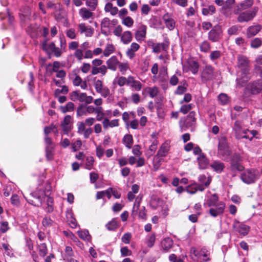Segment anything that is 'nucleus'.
<instances>
[{
	"label": "nucleus",
	"instance_id": "obj_7",
	"mask_svg": "<svg viewBox=\"0 0 262 262\" xmlns=\"http://www.w3.org/2000/svg\"><path fill=\"white\" fill-rule=\"evenodd\" d=\"M31 195H36L37 196V201H34L29 198H26L27 201L30 204L35 206L39 207L41 205L45 200L46 193L42 189H38L33 192L31 193Z\"/></svg>",
	"mask_w": 262,
	"mask_h": 262
},
{
	"label": "nucleus",
	"instance_id": "obj_35",
	"mask_svg": "<svg viewBox=\"0 0 262 262\" xmlns=\"http://www.w3.org/2000/svg\"><path fill=\"white\" fill-rule=\"evenodd\" d=\"M79 14L80 17L84 20H86L92 17L93 13L86 8H82L79 10Z\"/></svg>",
	"mask_w": 262,
	"mask_h": 262
},
{
	"label": "nucleus",
	"instance_id": "obj_61",
	"mask_svg": "<svg viewBox=\"0 0 262 262\" xmlns=\"http://www.w3.org/2000/svg\"><path fill=\"white\" fill-rule=\"evenodd\" d=\"M255 64L254 65V69L256 71H258L262 67L259 65L262 64V55H258L255 59Z\"/></svg>",
	"mask_w": 262,
	"mask_h": 262
},
{
	"label": "nucleus",
	"instance_id": "obj_58",
	"mask_svg": "<svg viewBox=\"0 0 262 262\" xmlns=\"http://www.w3.org/2000/svg\"><path fill=\"white\" fill-rule=\"evenodd\" d=\"M218 100L222 105H225L229 101V98L227 94L221 93L218 96Z\"/></svg>",
	"mask_w": 262,
	"mask_h": 262
},
{
	"label": "nucleus",
	"instance_id": "obj_23",
	"mask_svg": "<svg viewBox=\"0 0 262 262\" xmlns=\"http://www.w3.org/2000/svg\"><path fill=\"white\" fill-rule=\"evenodd\" d=\"M235 0H226L222 7V11L226 16H228L232 13V5L234 4Z\"/></svg>",
	"mask_w": 262,
	"mask_h": 262
},
{
	"label": "nucleus",
	"instance_id": "obj_1",
	"mask_svg": "<svg viewBox=\"0 0 262 262\" xmlns=\"http://www.w3.org/2000/svg\"><path fill=\"white\" fill-rule=\"evenodd\" d=\"M237 66L242 70L243 76L241 79L237 78L236 81L237 84L240 85L241 86L243 85V84L250 79L249 75V60L248 58L243 55H239L237 57Z\"/></svg>",
	"mask_w": 262,
	"mask_h": 262
},
{
	"label": "nucleus",
	"instance_id": "obj_18",
	"mask_svg": "<svg viewBox=\"0 0 262 262\" xmlns=\"http://www.w3.org/2000/svg\"><path fill=\"white\" fill-rule=\"evenodd\" d=\"M170 142L166 141L163 143L160 146L157 155L155 157V160L156 159L157 157H165L168 153L170 149Z\"/></svg>",
	"mask_w": 262,
	"mask_h": 262
},
{
	"label": "nucleus",
	"instance_id": "obj_60",
	"mask_svg": "<svg viewBox=\"0 0 262 262\" xmlns=\"http://www.w3.org/2000/svg\"><path fill=\"white\" fill-rule=\"evenodd\" d=\"M118 68L121 73L122 74H124L126 71L129 68V66L127 62H119Z\"/></svg>",
	"mask_w": 262,
	"mask_h": 262
},
{
	"label": "nucleus",
	"instance_id": "obj_5",
	"mask_svg": "<svg viewBox=\"0 0 262 262\" xmlns=\"http://www.w3.org/2000/svg\"><path fill=\"white\" fill-rule=\"evenodd\" d=\"M258 11L257 7H254L251 10L239 13L237 20L239 23L248 22L252 20L256 15Z\"/></svg>",
	"mask_w": 262,
	"mask_h": 262
},
{
	"label": "nucleus",
	"instance_id": "obj_19",
	"mask_svg": "<svg viewBox=\"0 0 262 262\" xmlns=\"http://www.w3.org/2000/svg\"><path fill=\"white\" fill-rule=\"evenodd\" d=\"M146 30L147 27L145 25H142L139 27L135 35V38L138 41L141 42L145 39Z\"/></svg>",
	"mask_w": 262,
	"mask_h": 262
},
{
	"label": "nucleus",
	"instance_id": "obj_13",
	"mask_svg": "<svg viewBox=\"0 0 262 262\" xmlns=\"http://www.w3.org/2000/svg\"><path fill=\"white\" fill-rule=\"evenodd\" d=\"M225 204L223 202H220L214 207H211L209 210L210 214L213 217H216L223 213Z\"/></svg>",
	"mask_w": 262,
	"mask_h": 262
},
{
	"label": "nucleus",
	"instance_id": "obj_50",
	"mask_svg": "<svg viewBox=\"0 0 262 262\" xmlns=\"http://www.w3.org/2000/svg\"><path fill=\"white\" fill-rule=\"evenodd\" d=\"M39 254L40 256L45 257L48 253V249L45 243H41L38 247Z\"/></svg>",
	"mask_w": 262,
	"mask_h": 262
},
{
	"label": "nucleus",
	"instance_id": "obj_16",
	"mask_svg": "<svg viewBox=\"0 0 262 262\" xmlns=\"http://www.w3.org/2000/svg\"><path fill=\"white\" fill-rule=\"evenodd\" d=\"M248 89L253 94L259 93L262 90V81L258 80L250 83L248 85Z\"/></svg>",
	"mask_w": 262,
	"mask_h": 262
},
{
	"label": "nucleus",
	"instance_id": "obj_30",
	"mask_svg": "<svg viewBox=\"0 0 262 262\" xmlns=\"http://www.w3.org/2000/svg\"><path fill=\"white\" fill-rule=\"evenodd\" d=\"M87 95L85 93H79L78 91H73L71 94V99L73 101L79 100L80 102H84Z\"/></svg>",
	"mask_w": 262,
	"mask_h": 262
},
{
	"label": "nucleus",
	"instance_id": "obj_41",
	"mask_svg": "<svg viewBox=\"0 0 262 262\" xmlns=\"http://www.w3.org/2000/svg\"><path fill=\"white\" fill-rule=\"evenodd\" d=\"M123 142L127 148L130 149L133 144L132 136L130 134L125 135L123 138Z\"/></svg>",
	"mask_w": 262,
	"mask_h": 262
},
{
	"label": "nucleus",
	"instance_id": "obj_28",
	"mask_svg": "<svg viewBox=\"0 0 262 262\" xmlns=\"http://www.w3.org/2000/svg\"><path fill=\"white\" fill-rule=\"evenodd\" d=\"M47 7L48 9L53 10L56 14H60L62 11V6L60 3H55L52 1H49L47 3Z\"/></svg>",
	"mask_w": 262,
	"mask_h": 262
},
{
	"label": "nucleus",
	"instance_id": "obj_29",
	"mask_svg": "<svg viewBox=\"0 0 262 262\" xmlns=\"http://www.w3.org/2000/svg\"><path fill=\"white\" fill-rule=\"evenodd\" d=\"M205 189L203 185H199L198 184H193L188 186L186 187V191L190 194H194L198 190L203 191Z\"/></svg>",
	"mask_w": 262,
	"mask_h": 262
},
{
	"label": "nucleus",
	"instance_id": "obj_62",
	"mask_svg": "<svg viewBox=\"0 0 262 262\" xmlns=\"http://www.w3.org/2000/svg\"><path fill=\"white\" fill-rule=\"evenodd\" d=\"M53 199L51 197L48 196L47 200V207L46 208V211L48 212H52L53 211Z\"/></svg>",
	"mask_w": 262,
	"mask_h": 262
},
{
	"label": "nucleus",
	"instance_id": "obj_36",
	"mask_svg": "<svg viewBox=\"0 0 262 262\" xmlns=\"http://www.w3.org/2000/svg\"><path fill=\"white\" fill-rule=\"evenodd\" d=\"M107 72V67L105 65H102L100 67H92L91 73L92 75H97L101 73L102 75H105Z\"/></svg>",
	"mask_w": 262,
	"mask_h": 262
},
{
	"label": "nucleus",
	"instance_id": "obj_22",
	"mask_svg": "<svg viewBox=\"0 0 262 262\" xmlns=\"http://www.w3.org/2000/svg\"><path fill=\"white\" fill-rule=\"evenodd\" d=\"M127 85L137 91H140L142 86V83L139 81L136 80L135 78L132 76L128 77Z\"/></svg>",
	"mask_w": 262,
	"mask_h": 262
},
{
	"label": "nucleus",
	"instance_id": "obj_57",
	"mask_svg": "<svg viewBox=\"0 0 262 262\" xmlns=\"http://www.w3.org/2000/svg\"><path fill=\"white\" fill-rule=\"evenodd\" d=\"M85 4L91 10L94 11L98 5V0H86Z\"/></svg>",
	"mask_w": 262,
	"mask_h": 262
},
{
	"label": "nucleus",
	"instance_id": "obj_64",
	"mask_svg": "<svg viewBox=\"0 0 262 262\" xmlns=\"http://www.w3.org/2000/svg\"><path fill=\"white\" fill-rule=\"evenodd\" d=\"M122 23L128 27H131L134 24V20L130 17L127 16L123 19Z\"/></svg>",
	"mask_w": 262,
	"mask_h": 262
},
{
	"label": "nucleus",
	"instance_id": "obj_10",
	"mask_svg": "<svg viewBox=\"0 0 262 262\" xmlns=\"http://www.w3.org/2000/svg\"><path fill=\"white\" fill-rule=\"evenodd\" d=\"M222 37V31L219 26H214L208 33V38L213 42L219 41Z\"/></svg>",
	"mask_w": 262,
	"mask_h": 262
},
{
	"label": "nucleus",
	"instance_id": "obj_40",
	"mask_svg": "<svg viewBox=\"0 0 262 262\" xmlns=\"http://www.w3.org/2000/svg\"><path fill=\"white\" fill-rule=\"evenodd\" d=\"M199 181L203 185L204 187H208L211 181V178L210 177H206L204 174L200 175L199 177Z\"/></svg>",
	"mask_w": 262,
	"mask_h": 262
},
{
	"label": "nucleus",
	"instance_id": "obj_42",
	"mask_svg": "<svg viewBox=\"0 0 262 262\" xmlns=\"http://www.w3.org/2000/svg\"><path fill=\"white\" fill-rule=\"evenodd\" d=\"M60 66V64L59 62L54 61L52 64L50 63L47 66V71H48L50 74H52V72H58V71H59Z\"/></svg>",
	"mask_w": 262,
	"mask_h": 262
},
{
	"label": "nucleus",
	"instance_id": "obj_15",
	"mask_svg": "<svg viewBox=\"0 0 262 262\" xmlns=\"http://www.w3.org/2000/svg\"><path fill=\"white\" fill-rule=\"evenodd\" d=\"M254 4L253 0H245L242 1L238 5L234 10V13L235 14H238L239 12H241L243 10L247 9L250 8Z\"/></svg>",
	"mask_w": 262,
	"mask_h": 262
},
{
	"label": "nucleus",
	"instance_id": "obj_4",
	"mask_svg": "<svg viewBox=\"0 0 262 262\" xmlns=\"http://www.w3.org/2000/svg\"><path fill=\"white\" fill-rule=\"evenodd\" d=\"M94 86L96 92L99 94L102 97L106 98L109 96L111 91L108 87L104 85L103 82L96 78L94 79Z\"/></svg>",
	"mask_w": 262,
	"mask_h": 262
},
{
	"label": "nucleus",
	"instance_id": "obj_37",
	"mask_svg": "<svg viewBox=\"0 0 262 262\" xmlns=\"http://www.w3.org/2000/svg\"><path fill=\"white\" fill-rule=\"evenodd\" d=\"M195 112L192 111L187 116L185 121V124L187 127H191L193 125L195 122Z\"/></svg>",
	"mask_w": 262,
	"mask_h": 262
},
{
	"label": "nucleus",
	"instance_id": "obj_27",
	"mask_svg": "<svg viewBox=\"0 0 262 262\" xmlns=\"http://www.w3.org/2000/svg\"><path fill=\"white\" fill-rule=\"evenodd\" d=\"M119 63V61L115 56H112L106 61L107 68L114 71H115L117 70V68L118 67Z\"/></svg>",
	"mask_w": 262,
	"mask_h": 262
},
{
	"label": "nucleus",
	"instance_id": "obj_24",
	"mask_svg": "<svg viewBox=\"0 0 262 262\" xmlns=\"http://www.w3.org/2000/svg\"><path fill=\"white\" fill-rule=\"evenodd\" d=\"M71 117L69 115H67L64 118L63 120L61 123L62 130L65 134H67L71 128Z\"/></svg>",
	"mask_w": 262,
	"mask_h": 262
},
{
	"label": "nucleus",
	"instance_id": "obj_34",
	"mask_svg": "<svg viewBox=\"0 0 262 262\" xmlns=\"http://www.w3.org/2000/svg\"><path fill=\"white\" fill-rule=\"evenodd\" d=\"M132 39V33L129 31L124 32L121 36V41L124 45H127L130 43Z\"/></svg>",
	"mask_w": 262,
	"mask_h": 262
},
{
	"label": "nucleus",
	"instance_id": "obj_38",
	"mask_svg": "<svg viewBox=\"0 0 262 262\" xmlns=\"http://www.w3.org/2000/svg\"><path fill=\"white\" fill-rule=\"evenodd\" d=\"M173 245V241L170 237H166L161 242V246L164 250L168 251Z\"/></svg>",
	"mask_w": 262,
	"mask_h": 262
},
{
	"label": "nucleus",
	"instance_id": "obj_48",
	"mask_svg": "<svg viewBox=\"0 0 262 262\" xmlns=\"http://www.w3.org/2000/svg\"><path fill=\"white\" fill-rule=\"evenodd\" d=\"M94 113L97 115L96 120L98 121H101L104 117V113L102 106L95 107Z\"/></svg>",
	"mask_w": 262,
	"mask_h": 262
},
{
	"label": "nucleus",
	"instance_id": "obj_44",
	"mask_svg": "<svg viewBox=\"0 0 262 262\" xmlns=\"http://www.w3.org/2000/svg\"><path fill=\"white\" fill-rule=\"evenodd\" d=\"M127 80L128 77L126 78L125 77L120 76L117 78H115L113 82V84H117L120 86H123L125 84L127 85Z\"/></svg>",
	"mask_w": 262,
	"mask_h": 262
},
{
	"label": "nucleus",
	"instance_id": "obj_46",
	"mask_svg": "<svg viewBox=\"0 0 262 262\" xmlns=\"http://www.w3.org/2000/svg\"><path fill=\"white\" fill-rule=\"evenodd\" d=\"M95 162L94 158L92 156H88L85 159L84 167L88 170L93 169V166Z\"/></svg>",
	"mask_w": 262,
	"mask_h": 262
},
{
	"label": "nucleus",
	"instance_id": "obj_21",
	"mask_svg": "<svg viewBox=\"0 0 262 262\" xmlns=\"http://www.w3.org/2000/svg\"><path fill=\"white\" fill-rule=\"evenodd\" d=\"M140 49V45L136 42H132L130 47L126 51V55L130 59H133L135 55L136 52Z\"/></svg>",
	"mask_w": 262,
	"mask_h": 262
},
{
	"label": "nucleus",
	"instance_id": "obj_8",
	"mask_svg": "<svg viewBox=\"0 0 262 262\" xmlns=\"http://www.w3.org/2000/svg\"><path fill=\"white\" fill-rule=\"evenodd\" d=\"M214 76V69L211 65H206L203 69L201 75L203 82L213 79Z\"/></svg>",
	"mask_w": 262,
	"mask_h": 262
},
{
	"label": "nucleus",
	"instance_id": "obj_43",
	"mask_svg": "<svg viewBox=\"0 0 262 262\" xmlns=\"http://www.w3.org/2000/svg\"><path fill=\"white\" fill-rule=\"evenodd\" d=\"M145 91L149 94V96L152 98L156 97L159 92V89L157 86L147 87Z\"/></svg>",
	"mask_w": 262,
	"mask_h": 262
},
{
	"label": "nucleus",
	"instance_id": "obj_53",
	"mask_svg": "<svg viewBox=\"0 0 262 262\" xmlns=\"http://www.w3.org/2000/svg\"><path fill=\"white\" fill-rule=\"evenodd\" d=\"M74 104L71 102H68L65 106H61L60 107V111L63 113H66L68 112H70L74 109Z\"/></svg>",
	"mask_w": 262,
	"mask_h": 262
},
{
	"label": "nucleus",
	"instance_id": "obj_26",
	"mask_svg": "<svg viewBox=\"0 0 262 262\" xmlns=\"http://www.w3.org/2000/svg\"><path fill=\"white\" fill-rule=\"evenodd\" d=\"M72 82L74 86H79L83 90H86L88 88L86 81H83L79 75H76L74 77L72 78Z\"/></svg>",
	"mask_w": 262,
	"mask_h": 262
},
{
	"label": "nucleus",
	"instance_id": "obj_54",
	"mask_svg": "<svg viewBox=\"0 0 262 262\" xmlns=\"http://www.w3.org/2000/svg\"><path fill=\"white\" fill-rule=\"evenodd\" d=\"M115 51V48L112 44H107L103 51V55L105 57H108Z\"/></svg>",
	"mask_w": 262,
	"mask_h": 262
},
{
	"label": "nucleus",
	"instance_id": "obj_2",
	"mask_svg": "<svg viewBox=\"0 0 262 262\" xmlns=\"http://www.w3.org/2000/svg\"><path fill=\"white\" fill-rule=\"evenodd\" d=\"M217 155L224 161H228L231 155V151L225 137H222L219 139Z\"/></svg>",
	"mask_w": 262,
	"mask_h": 262
},
{
	"label": "nucleus",
	"instance_id": "obj_17",
	"mask_svg": "<svg viewBox=\"0 0 262 262\" xmlns=\"http://www.w3.org/2000/svg\"><path fill=\"white\" fill-rule=\"evenodd\" d=\"M162 19L166 27L169 30H172L175 27L176 22L172 16L169 13H165L162 17Z\"/></svg>",
	"mask_w": 262,
	"mask_h": 262
},
{
	"label": "nucleus",
	"instance_id": "obj_63",
	"mask_svg": "<svg viewBox=\"0 0 262 262\" xmlns=\"http://www.w3.org/2000/svg\"><path fill=\"white\" fill-rule=\"evenodd\" d=\"M51 132L56 134L57 133V129L55 125L52 124L50 126L46 127L44 129V132L46 136H48Z\"/></svg>",
	"mask_w": 262,
	"mask_h": 262
},
{
	"label": "nucleus",
	"instance_id": "obj_14",
	"mask_svg": "<svg viewBox=\"0 0 262 262\" xmlns=\"http://www.w3.org/2000/svg\"><path fill=\"white\" fill-rule=\"evenodd\" d=\"M78 30L81 34H84L86 37H91L94 34V29L90 26H86L84 23L79 24Z\"/></svg>",
	"mask_w": 262,
	"mask_h": 262
},
{
	"label": "nucleus",
	"instance_id": "obj_47",
	"mask_svg": "<svg viewBox=\"0 0 262 262\" xmlns=\"http://www.w3.org/2000/svg\"><path fill=\"white\" fill-rule=\"evenodd\" d=\"M244 169V166L240 163V162L230 163V170L233 172L236 171H242Z\"/></svg>",
	"mask_w": 262,
	"mask_h": 262
},
{
	"label": "nucleus",
	"instance_id": "obj_11",
	"mask_svg": "<svg viewBox=\"0 0 262 262\" xmlns=\"http://www.w3.org/2000/svg\"><path fill=\"white\" fill-rule=\"evenodd\" d=\"M199 63L193 60L187 61L183 66V71L188 72L191 71L193 74H196L199 71Z\"/></svg>",
	"mask_w": 262,
	"mask_h": 262
},
{
	"label": "nucleus",
	"instance_id": "obj_55",
	"mask_svg": "<svg viewBox=\"0 0 262 262\" xmlns=\"http://www.w3.org/2000/svg\"><path fill=\"white\" fill-rule=\"evenodd\" d=\"M141 200V198H139L138 197H137L136 199L135 202L134 203V206L133 208V210H132V215L134 216L137 214V211L139 210V207H140Z\"/></svg>",
	"mask_w": 262,
	"mask_h": 262
},
{
	"label": "nucleus",
	"instance_id": "obj_20",
	"mask_svg": "<svg viewBox=\"0 0 262 262\" xmlns=\"http://www.w3.org/2000/svg\"><path fill=\"white\" fill-rule=\"evenodd\" d=\"M152 51L155 53H159L161 51H166L169 46V42L165 41L162 43H151Z\"/></svg>",
	"mask_w": 262,
	"mask_h": 262
},
{
	"label": "nucleus",
	"instance_id": "obj_45",
	"mask_svg": "<svg viewBox=\"0 0 262 262\" xmlns=\"http://www.w3.org/2000/svg\"><path fill=\"white\" fill-rule=\"evenodd\" d=\"M55 46V45L53 42L48 43L47 41H45L42 44V48L47 53L50 54L52 52Z\"/></svg>",
	"mask_w": 262,
	"mask_h": 262
},
{
	"label": "nucleus",
	"instance_id": "obj_12",
	"mask_svg": "<svg viewBox=\"0 0 262 262\" xmlns=\"http://www.w3.org/2000/svg\"><path fill=\"white\" fill-rule=\"evenodd\" d=\"M233 227L235 231L243 236L247 235L250 230V227L248 226L236 221L234 222Z\"/></svg>",
	"mask_w": 262,
	"mask_h": 262
},
{
	"label": "nucleus",
	"instance_id": "obj_9",
	"mask_svg": "<svg viewBox=\"0 0 262 262\" xmlns=\"http://www.w3.org/2000/svg\"><path fill=\"white\" fill-rule=\"evenodd\" d=\"M233 130L234 132L236 138L237 139H246L248 138L247 134V130L246 129H243L242 127V123L239 121H235L233 126Z\"/></svg>",
	"mask_w": 262,
	"mask_h": 262
},
{
	"label": "nucleus",
	"instance_id": "obj_31",
	"mask_svg": "<svg viewBox=\"0 0 262 262\" xmlns=\"http://www.w3.org/2000/svg\"><path fill=\"white\" fill-rule=\"evenodd\" d=\"M219 202L218 195L216 194H213L210 196H208L204 204L211 207L215 206Z\"/></svg>",
	"mask_w": 262,
	"mask_h": 262
},
{
	"label": "nucleus",
	"instance_id": "obj_59",
	"mask_svg": "<svg viewBox=\"0 0 262 262\" xmlns=\"http://www.w3.org/2000/svg\"><path fill=\"white\" fill-rule=\"evenodd\" d=\"M87 112H86V105L80 104L77 110V115L78 116H86Z\"/></svg>",
	"mask_w": 262,
	"mask_h": 262
},
{
	"label": "nucleus",
	"instance_id": "obj_56",
	"mask_svg": "<svg viewBox=\"0 0 262 262\" xmlns=\"http://www.w3.org/2000/svg\"><path fill=\"white\" fill-rule=\"evenodd\" d=\"M200 48L201 51L206 53L210 50L211 47L209 42L205 40L200 44Z\"/></svg>",
	"mask_w": 262,
	"mask_h": 262
},
{
	"label": "nucleus",
	"instance_id": "obj_3",
	"mask_svg": "<svg viewBox=\"0 0 262 262\" xmlns=\"http://www.w3.org/2000/svg\"><path fill=\"white\" fill-rule=\"evenodd\" d=\"M259 177L258 171L254 169H248L245 170L241 176V180L248 184L254 183Z\"/></svg>",
	"mask_w": 262,
	"mask_h": 262
},
{
	"label": "nucleus",
	"instance_id": "obj_51",
	"mask_svg": "<svg viewBox=\"0 0 262 262\" xmlns=\"http://www.w3.org/2000/svg\"><path fill=\"white\" fill-rule=\"evenodd\" d=\"M77 233L79 237L83 240L89 241L91 239V236L88 230L79 231Z\"/></svg>",
	"mask_w": 262,
	"mask_h": 262
},
{
	"label": "nucleus",
	"instance_id": "obj_52",
	"mask_svg": "<svg viewBox=\"0 0 262 262\" xmlns=\"http://www.w3.org/2000/svg\"><path fill=\"white\" fill-rule=\"evenodd\" d=\"M106 227L108 230H115L118 228V225L116 219H113L106 225Z\"/></svg>",
	"mask_w": 262,
	"mask_h": 262
},
{
	"label": "nucleus",
	"instance_id": "obj_32",
	"mask_svg": "<svg viewBox=\"0 0 262 262\" xmlns=\"http://www.w3.org/2000/svg\"><path fill=\"white\" fill-rule=\"evenodd\" d=\"M261 29L259 25L251 26L247 29V35L248 38H251L257 34Z\"/></svg>",
	"mask_w": 262,
	"mask_h": 262
},
{
	"label": "nucleus",
	"instance_id": "obj_49",
	"mask_svg": "<svg viewBox=\"0 0 262 262\" xmlns=\"http://www.w3.org/2000/svg\"><path fill=\"white\" fill-rule=\"evenodd\" d=\"M202 12L204 15H212L215 13V8L213 5H209L203 8Z\"/></svg>",
	"mask_w": 262,
	"mask_h": 262
},
{
	"label": "nucleus",
	"instance_id": "obj_39",
	"mask_svg": "<svg viewBox=\"0 0 262 262\" xmlns=\"http://www.w3.org/2000/svg\"><path fill=\"white\" fill-rule=\"evenodd\" d=\"M200 168L205 169L208 165V161L204 155H201L197 158Z\"/></svg>",
	"mask_w": 262,
	"mask_h": 262
},
{
	"label": "nucleus",
	"instance_id": "obj_6",
	"mask_svg": "<svg viewBox=\"0 0 262 262\" xmlns=\"http://www.w3.org/2000/svg\"><path fill=\"white\" fill-rule=\"evenodd\" d=\"M150 205L154 209L160 208L165 215L168 213V209L164 201L156 196L151 198Z\"/></svg>",
	"mask_w": 262,
	"mask_h": 262
},
{
	"label": "nucleus",
	"instance_id": "obj_25",
	"mask_svg": "<svg viewBox=\"0 0 262 262\" xmlns=\"http://www.w3.org/2000/svg\"><path fill=\"white\" fill-rule=\"evenodd\" d=\"M199 255L198 259L200 262H207L210 260V258L209 257L210 252L205 247L201 248L199 251Z\"/></svg>",
	"mask_w": 262,
	"mask_h": 262
},
{
	"label": "nucleus",
	"instance_id": "obj_33",
	"mask_svg": "<svg viewBox=\"0 0 262 262\" xmlns=\"http://www.w3.org/2000/svg\"><path fill=\"white\" fill-rule=\"evenodd\" d=\"M211 167L216 172L221 173L225 168V164L219 161H214L210 164Z\"/></svg>",
	"mask_w": 262,
	"mask_h": 262
}]
</instances>
